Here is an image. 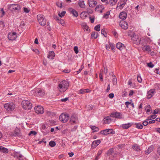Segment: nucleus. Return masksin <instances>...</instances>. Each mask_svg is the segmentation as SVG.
Segmentation results:
<instances>
[{
	"label": "nucleus",
	"mask_w": 160,
	"mask_h": 160,
	"mask_svg": "<svg viewBox=\"0 0 160 160\" xmlns=\"http://www.w3.org/2000/svg\"><path fill=\"white\" fill-rule=\"evenodd\" d=\"M69 85V82L68 81L65 80L62 81L58 86L59 91L61 92H64L67 89Z\"/></svg>",
	"instance_id": "f257e3e1"
},
{
	"label": "nucleus",
	"mask_w": 160,
	"mask_h": 160,
	"mask_svg": "<svg viewBox=\"0 0 160 160\" xmlns=\"http://www.w3.org/2000/svg\"><path fill=\"white\" fill-rule=\"evenodd\" d=\"M133 42L136 45L141 44L142 45H144V42H146V40L144 39L141 40V38L138 36H134L132 38Z\"/></svg>",
	"instance_id": "f03ea898"
},
{
	"label": "nucleus",
	"mask_w": 160,
	"mask_h": 160,
	"mask_svg": "<svg viewBox=\"0 0 160 160\" xmlns=\"http://www.w3.org/2000/svg\"><path fill=\"white\" fill-rule=\"evenodd\" d=\"M115 149L114 148H110L106 152V154L108 156L110 157V158H111L112 160L116 157L117 155V152L115 151Z\"/></svg>",
	"instance_id": "7ed1b4c3"
},
{
	"label": "nucleus",
	"mask_w": 160,
	"mask_h": 160,
	"mask_svg": "<svg viewBox=\"0 0 160 160\" xmlns=\"http://www.w3.org/2000/svg\"><path fill=\"white\" fill-rule=\"evenodd\" d=\"M23 108L26 110L31 109L32 107V105L30 102L28 100L23 101L22 102Z\"/></svg>",
	"instance_id": "20e7f679"
},
{
	"label": "nucleus",
	"mask_w": 160,
	"mask_h": 160,
	"mask_svg": "<svg viewBox=\"0 0 160 160\" xmlns=\"http://www.w3.org/2000/svg\"><path fill=\"white\" fill-rule=\"evenodd\" d=\"M37 18L40 24L42 26H44L46 23V19L42 14H38L37 16Z\"/></svg>",
	"instance_id": "39448f33"
},
{
	"label": "nucleus",
	"mask_w": 160,
	"mask_h": 160,
	"mask_svg": "<svg viewBox=\"0 0 160 160\" xmlns=\"http://www.w3.org/2000/svg\"><path fill=\"white\" fill-rule=\"evenodd\" d=\"M4 108L8 111L13 110L15 108V105L13 103H8L4 105Z\"/></svg>",
	"instance_id": "423d86ee"
},
{
	"label": "nucleus",
	"mask_w": 160,
	"mask_h": 160,
	"mask_svg": "<svg viewBox=\"0 0 160 160\" xmlns=\"http://www.w3.org/2000/svg\"><path fill=\"white\" fill-rule=\"evenodd\" d=\"M69 119V116L67 114L62 113L59 116L60 120L63 123L67 122Z\"/></svg>",
	"instance_id": "0eeeda50"
},
{
	"label": "nucleus",
	"mask_w": 160,
	"mask_h": 160,
	"mask_svg": "<svg viewBox=\"0 0 160 160\" xmlns=\"http://www.w3.org/2000/svg\"><path fill=\"white\" fill-rule=\"evenodd\" d=\"M100 133L102 134L106 135L108 134H115V132L112 129H106L103 130H102L100 132Z\"/></svg>",
	"instance_id": "6e6552de"
},
{
	"label": "nucleus",
	"mask_w": 160,
	"mask_h": 160,
	"mask_svg": "<svg viewBox=\"0 0 160 160\" xmlns=\"http://www.w3.org/2000/svg\"><path fill=\"white\" fill-rule=\"evenodd\" d=\"M8 8L11 9V10L18 11L20 10L21 8L19 5L17 4H11L8 7Z\"/></svg>",
	"instance_id": "1a4fd4ad"
},
{
	"label": "nucleus",
	"mask_w": 160,
	"mask_h": 160,
	"mask_svg": "<svg viewBox=\"0 0 160 160\" xmlns=\"http://www.w3.org/2000/svg\"><path fill=\"white\" fill-rule=\"evenodd\" d=\"M110 116L119 119H122L123 118V117L122 115V113L116 112L111 113Z\"/></svg>",
	"instance_id": "9d476101"
},
{
	"label": "nucleus",
	"mask_w": 160,
	"mask_h": 160,
	"mask_svg": "<svg viewBox=\"0 0 160 160\" xmlns=\"http://www.w3.org/2000/svg\"><path fill=\"white\" fill-rule=\"evenodd\" d=\"M17 37V34L15 32H10L8 34V38L10 40H14L16 39Z\"/></svg>",
	"instance_id": "9b49d317"
},
{
	"label": "nucleus",
	"mask_w": 160,
	"mask_h": 160,
	"mask_svg": "<svg viewBox=\"0 0 160 160\" xmlns=\"http://www.w3.org/2000/svg\"><path fill=\"white\" fill-rule=\"evenodd\" d=\"M34 109L36 112L38 114H42L44 112L43 107L41 106H37Z\"/></svg>",
	"instance_id": "f8f14e48"
},
{
	"label": "nucleus",
	"mask_w": 160,
	"mask_h": 160,
	"mask_svg": "<svg viewBox=\"0 0 160 160\" xmlns=\"http://www.w3.org/2000/svg\"><path fill=\"white\" fill-rule=\"evenodd\" d=\"M119 25L122 29L126 30L128 28V24L127 22L124 20L120 21Z\"/></svg>",
	"instance_id": "ddd939ff"
},
{
	"label": "nucleus",
	"mask_w": 160,
	"mask_h": 160,
	"mask_svg": "<svg viewBox=\"0 0 160 160\" xmlns=\"http://www.w3.org/2000/svg\"><path fill=\"white\" fill-rule=\"evenodd\" d=\"M145 42H144V47L143 49L145 50L146 51L148 52L149 53H150L151 55H153V52L151 51V49L150 46L149 45H145Z\"/></svg>",
	"instance_id": "4468645a"
},
{
	"label": "nucleus",
	"mask_w": 160,
	"mask_h": 160,
	"mask_svg": "<svg viewBox=\"0 0 160 160\" xmlns=\"http://www.w3.org/2000/svg\"><path fill=\"white\" fill-rule=\"evenodd\" d=\"M155 90L154 89H151L147 92V98L148 99H149L151 98L153 95Z\"/></svg>",
	"instance_id": "2eb2a0df"
},
{
	"label": "nucleus",
	"mask_w": 160,
	"mask_h": 160,
	"mask_svg": "<svg viewBox=\"0 0 160 160\" xmlns=\"http://www.w3.org/2000/svg\"><path fill=\"white\" fill-rule=\"evenodd\" d=\"M88 3L90 7L93 8L97 4V2L94 0H88Z\"/></svg>",
	"instance_id": "dca6fc26"
},
{
	"label": "nucleus",
	"mask_w": 160,
	"mask_h": 160,
	"mask_svg": "<svg viewBox=\"0 0 160 160\" xmlns=\"http://www.w3.org/2000/svg\"><path fill=\"white\" fill-rule=\"evenodd\" d=\"M101 142L100 140H95L93 142L91 145V148H95Z\"/></svg>",
	"instance_id": "f3484780"
},
{
	"label": "nucleus",
	"mask_w": 160,
	"mask_h": 160,
	"mask_svg": "<svg viewBox=\"0 0 160 160\" xmlns=\"http://www.w3.org/2000/svg\"><path fill=\"white\" fill-rule=\"evenodd\" d=\"M70 121L73 124L78 123V121L77 117L76 116L72 115Z\"/></svg>",
	"instance_id": "a211bd4d"
},
{
	"label": "nucleus",
	"mask_w": 160,
	"mask_h": 160,
	"mask_svg": "<svg viewBox=\"0 0 160 160\" xmlns=\"http://www.w3.org/2000/svg\"><path fill=\"white\" fill-rule=\"evenodd\" d=\"M119 18L121 19H125L127 17V13L125 12H121L119 14Z\"/></svg>",
	"instance_id": "6ab92c4d"
},
{
	"label": "nucleus",
	"mask_w": 160,
	"mask_h": 160,
	"mask_svg": "<svg viewBox=\"0 0 160 160\" xmlns=\"http://www.w3.org/2000/svg\"><path fill=\"white\" fill-rule=\"evenodd\" d=\"M37 95L38 96L42 97L45 95L44 90L43 89H38L36 92Z\"/></svg>",
	"instance_id": "aec40b11"
},
{
	"label": "nucleus",
	"mask_w": 160,
	"mask_h": 160,
	"mask_svg": "<svg viewBox=\"0 0 160 160\" xmlns=\"http://www.w3.org/2000/svg\"><path fill=\"white\" fill-rule=\"evenodd\" d=\"M69 11L71 13L73 14L74 16L77 17L78 16V12L75 9L71 8L69 9Z\"/></svg>",
	"instance_id": "412c9836"
},
{
	"label": "nucleus",
	"mask_w": 160,
	"mask_h": 160,
	"mask_svg": "<svg viewBox=\"0 0 160 160\" xmlns=\"http://www.w3.org/2000/svg\"><path fill=\"white\" fill-rule=\"evenodd\" d=\"M116 46L117 48L121 51L125 48V46L124 44L120 42H118L116 44Z\"/></svg>",
	"instance_id": "4be33fe9"
},
{
	"label": "nucleus",
	"mask_w": 160,
	"mask_h": 160,
	"mask_svg": "<svg viewBox=\"0 0 160 160\" xmlns=\"http://www.w3.org/2000/svg\"><path fill=\"white\" fill-rule=\"evenodd\" d=\"M104 123L109 124L111 122L112 120L111 118L109 116H107L105 118L103 119Z\"/></svg>",
	"instance_id": "5701e85b"
},
{
	"label": "nucleus",
	"mask_w": 160,
	"mask_h": 160,
	"mask_svg": "<svg viewBox=\"0 0 160 160\" xmlns=\"http://www.w3.org/2000/svg\"><path fill=\"white\" fill-rule=\"evenodd\" d=\"M21 135V133L20 130L18 128H16L14 131V136L15 137H20Z\"/></svg>",
	"instance_id": "b1692460"
},
{
	"label": "nucleus",
	"mask_w": 160,
	"mask_h": 160,
	"mask_svg": "<svg viewBox=\"0 0 160 160\" xmlns=\"http://www.w3.org/2000/svg\"><path fill=\"white\" fill-rule=\"evenodd\" d=\"M132 125L131 123H128L127 124H123L121 125V127L124 129H128Z\"/></svg>",
	"instance_id": "393cba45"
},
{
	"label": "nucleus",
	"mask_w": 160,
	"mask_h": 160,
	"mask_svg": "<svg viewBox=\"0 0 160 160\" xmlns=\"http://www.w3.org/2000/svg\"><path fill=\"white\" fill-rule=\"evenodd\" d=\"M55 57V53L53 51H50L49 52L47 57L51 59H52Z\"/></svg>",
	"instance_id": "a878e982"
},
{
	"label": "nucleus",
	"mask_w": 160,
	"mask_h": 160,
	"mask_svg": "<svg viewBox=\"0 0 160 160\" xmlns=\"http://www.w3.org/2000/svg\"><path fill=\"white\" fill-rule=\"evenodd\" d=\"M0 151L5 153H7L8 152V150L7 148L0 146Z\"/></svg>",
	"instance_id": "bb28decb"
},
{
	"label": "nucleus",
	"mask_w": 160,
	"mask_h": 160,
	"mask_svg": "<svg viewBox=\"0 0 160 160\" xmlns=\"http://www.w3.org/2000/svg\"><path fill=\"white\" fill-rule=\"evenodd\" d=\"M132 148L137 151H139L140 150V147L136 144L133 145Z\"/></svg>",
	"instance_id": "cd10ccee"
},
{
	"label": "nucleus",
	"mask_w": 160,
	"mask_h": 160,
	"mask_svg": "<svg viewBox=\"0 0 160 160\" xmlns=\"http://www.w3.org/2000/svg\"><path fill=\"white\" fill-rule=\"evenodd\" d=\"M136 127L139 129H142L143 128V125L140 123H136L135 124Z\"/></svg>",
	"instance_id": "c85d7f7f"
},
{
	"label": "nucleus",
	"mask_w": 160,
	"mask_h": 160,
	"mask_svg": "<svg viewBox=\"0 0 160 160\" xmlns=\"http://www.w3.org/2000/svg\"><path fill=\"white\" fill-rule=\"evenodd\" d=\"M153 148V147L152 146L149 147L147 150L146 151V153L147 154H149L152 151Z\"/></svg>",
	"instance_id": "c756f323"
},
{
	"label": "nucleus",
	"mask_w": 160,
	"mask_h": 160,
	"mask_svg": "<svg viewBox=\"0 0 160 160\" xmlns=\"http://www.w3.org/2000/svg\"><path fill=\"white\" fill-rule=\"evenodd\" d=\"M78 4L80 8H85V4L84 1H80L78 2Z\"/></svg>",
	"instance_id": "7c9ffc66"
},
{
	"label": "nucleus",
	"mask_w": 160,
	"mask_h": 160,
	"mask_svg": "<svg viewBox=\"0 0 160 160\" xmlns=\"http://www.w3.org/2000/svg\"><path fill=\"white\" fill-rule=\"evenodd\" d=\"M98 36V33L97 32H93L91 34V37L92 38L96 39L97 38Z\"/></svg>",
	"instance_id": "2f4dec72"
},
{
	"label": "nucleus",
	"mask_w": 160,
	"mask_h": 160,
	"mask_svg": "<svg viewBox=\"0 0 160 160\" xmlns=\"http://www.w3.org/2000/svg\"><path fill=\"white\" fill-rule=\"evenodd\" d=\"M56 20L57 21H58L59 23H60L62 25H64L65 24L64 21L61 18H59L58 17L56 18Z\"/></svg>",
	"instance_id": "473e14b6"
},
{
	"label": "nucleus",
	"mask_w": 160,
	"mask_h": 160,
	"mask_svg": "<svg viewBox=\"0 0 160 160\" xmlns=\"http://www.w3.org/2000/svg\"><path fill=\"white\" fill-rule=\"evenodd\" d=\"M103 152V150H99L97 153V155L95 158V160H98L100 156L101 155Z\"/></svg>",
	"instance_id": "72a5a7b5"
},
{
	"label": "nucleus",
	"mask_w": 160,
	"mask_h": 160,
	"mask_svg": "<svg viewBox=\"0 0 160 160\" xmlns=\"http://www.w3.org/2000/svg\"><path fill=\"white\" fill-rule=\"evenodd\" d=\"M80 15L81 18H86L87 17V12H83L81 13Z\"/></svg>",
	"instance_id": "f704fd0d"
},
{
	"label": "nucleus",
	"mask_w": 160,
	"mask_h": 160,
	"mask_svg": "<svg viewBox=\"0 0 160 160\" xmlns=\"http://www.w3.org/2000/svg\"><path fill=\"white\" fill-rule=\"evenodd\" d=\"M91 128L92 129V130H93L94 132H98L99 130V128L98 127H96L95 126H91Z\"/></svg>",
	"instance_id": "c9c22d12"
},
{
	"label": "nucleus",
	"mask_w": 160,
	"mask_h": 160,
	"mask_svg": "<svg viewBox=\"0 0 160 160\" xmlns=\"http://www.w3.org/2000/svg\"><path fill=\"white\" fill-rule=\"evenodd\" d=\"M118 0H110V4L112 6L115 5L117 1Z\"/></svg>",
	"instance_id": "e433bc0d"
},
{
	"label": "nucleus",
	"mask_w": 160,
	"mask_h": 160,
	"mask_svg": "<svg viewBox=\"0 0 160 160\" xmlns=\"http://www.w3.org/2000/svg\"><path fill=\"white\" fill-rule=\"evenodd\" d=\"M56 145L55 142L53 141H51L49 142V145L52 147H54Z\"/></svg>",
	"instance_id": "4c0bfd02"
},
{
	"label": "nucleus",
	"mask_w": 160,
	"mask_h": 160,
	"mask_svg": "<svg viewBox=\"0 0 160 160\" xmlns=\"http://www.w3.org/2000/svg\"><path fill=\"white\" fill-rule=\"evenodd\" d=\"M66 12L65 11H62L61 13L59 12L58 14V15L60 18H62L65 15Z\"/></svg>",
	"instance_id": "58836bf2"
},
{
	"label": "nucleus",
	"mask_w": 160,
	"mask_h": 160,
	"mask_svg": "<svg viewBox=\"0 0 160 160\" xmlns=\"http://www.w3.org/2000/svg\"><path fill=\"white\" fill-rule=\"evenodd\" d=\"M125 4V3H124V2H119L118 3V7L120 6L122 8Z\"/></svg>",
	"instance_id": "ea45409f"
},
{
	"label": "nucleus",
	"mask_w": 160,
	"mask_h": 160,
	"mask_svg": "<svg viewBox=\"0 0 160 160\" xmlns=\"http://www.w3.org/2000/svg\"><path fill=\"white\" fill-rule=\"evenodd\" d=\"M104 8L102 5H98V6H97L96 7V8H95V10H97V9H104Z\"/></svg>",
	"instance_id": "a19ab883"
},
{
	"label": "nucleus",
	"mask_w": 160,
	"mask_h": 160,
	"mask_svg": "<svg viewBox=\"0 0 160 160\" xmlns=\"http://www.w3.org/2000/svg\"><path fill=\"white\" fill-rule=\"evenodd\" d=\"M156 118V116L154 115H151L150 116L148 117L147 118V119L146 120L148 121L149 120H151L152 119H154Z\"/></svg>",
	"instance_id": "79ce46f5"
},
{
	"label": "nucleus",
	"mask_w": 160,
	"mask_h": 160,
	"mask_svg": "<svg viewBox=\"0 0 160 160\" xmlns=\"http://www.w3.org/2000/svg\"><path fill=\"white\" fill-rule=\"evenodd\" d=\"M83 28L84 29L86 30V31H89V28L88 27L86 24H84L83 25Z\"/></svg>",
	"instance_id": "37998d69"
},
{
	"label": "nucleus",
	"mask_w": 160,
	"mask_h": 160,
	"mask_svg": "<svg viewBox=\"0 0 160 160\" xmlns=\"http://www.w3.org/2000/svg\"><path fill=\"white\" fill-rule=\"evenodd\" d=\"M110 13L109 12H107L106 13H104L103 15V17L104 18H107L108 16L110 15Z\"/></svg>",
	"instance_id": "c03bdc74"
},
{
	"label": "nucleus",
	"mask_w": 160,
	"mask_h": 160,
	"mask_svg": "<svg viewBox=\"0 0 160 160\" xmlns=\"http://www.w3.org/2000/svg\"><path fill=\"white\" fill-rule=\"evenodd\" d=\"M100 25L98 24L95 26L94 29L97 31H99L100 30Z\"/></svg>",
	"instance_id": "a18cd8bd"
},
{
	"label": "nucleus",
	"mask_w": 160,
	"mask_h": 160,
	"mask_svg": "<svg viewBox=\"0 0 160 160\" xmlns=\"http://www.w3.org/2000/svg\"><path fill=\"white\" fill-rule=\"evenodd\" d=\"M112 82L114 85H116L117 83V79L116 78L115 76H114L112 79Z\"/></svg>",
	"instance_id": "49530a36"
},
{
	"label": "nucleus",
	"mask_w": 160,
	"mask_h": 160,
	"mask_svg": "<svg viewBox=\"0 0 160 160\" xmlns=\"http://www.w3.org/2000/svg\"><path fill=\"white\" fill-rule=\"evenodd\" d=\"M37 132L33 131H31L28 134V135L29 136L31 135H35L36 134H37Z\"/></svg>",
	"instance_id": "de8ad7c7"
},
{
	"label": "nucleus",
	"mask_w": 160,
	"mask_h": 160,
	"mask_svg": "<svg viewBox=\"0 0 160 160\" xmlns=\"http://www.w3.org/2000/svg\"><path fill=\"white\" fill-rule=\"evenodd\" d=\"M137 78L138 81L139 82H141L142 81V79L141 78V77L140 75H138L137 77Z\"/></svg>",
	"instance_id": "09e8293b"
},
{
	"label": "nucleus",
	"mask_w": 160,
	"mask_h": 160,
	"mask_svg": "<svg viewBox=\"0 0 160 160\" xmlns=\"http://www.w3.org/2000/svg\"><path fill=\"white\" fill-rule=\"evenodd\" d=\"M85 92V90L83 89H82L78 91V93L79 94H83Z\"/></svg>",
	"instance_id": "8fccbe9b"
},
{
	"label": "nucleus",
	"mask_w": 160,
	"mask_h": 160,
	"mask_svg": "<svg viewBox=\"0 0 160 160\" xmlns=\"http://www.w3.org/2000/svg\"><path fill=\"white\" fill-rule=\"evenodd\" d=\"M147 66L149 68H152L154 67V65L152 64L151 62H150L147 63Z\"/></svg>",
	"instance_id": "3c124183"
},
{
	"label": "nucleus",
	"mask_w": 160,
	"mask_h": 160,
	"mask_svg": "<svg viewBox=\"0 0 160 160\" xmlns=\"http://www.w3.org/2000/svg\"><path fill=\"white\" fill-rule=\"evenodd\" d=\"M74 50L76 54L78 52V48L77 46H75L74 48Z\"/></svg>",
	"instance_id": "603ef678"
},
{
	"label": "nucleus",
	"mask_w": 160,
	"mask_h": 160,
	"mask_svg": "<svg viewBox=\"0 0 160 160\" xmlns=\"http://www.w3.org/2000/svg\"><path fill=\"white\" fill-rule=\"evenodd\" d=\"M84 66L83 65V64H82L80 68L79 69V70L77 71V73L78 74L82 70Z\"/></svg>",
	"instance_id": "864d4df0"
},
{
	"label": "nucleus",
	"mask_w": 160,
	"mask_h": 160,
	"mask_svg": "<svg viewBox=\"0 0 160 160\" xmlns=\"http://www.w3.org/2000/svg\"><path fill=\"white\" fill-rule=\"evenodd\" d=\"M101 34L103 35L105 37H106V35H107V34L105 32V30L104 29H102L101 30Z\"/></svg>",
	"instance_id": "5fc2aeb1"
},
{
	"label": "nucleus",
	"mask_w": 160,
	"mask_h": 160,
	"mask_svg": "<svg viewBox=\"0 0 160 160\" xmlns=\"http://www.w3.org/2000/svg\"><path fill=\"white\" fill-rule=\"evenodd\" d=\"M99 77L100 80L101 81H103V78L102 77V74L101 72L99 74Z\"/></svg>",
	"instance_id": "6e6d98bb"
},
{
	"label": "nucleus",
	"mask_w": 160,
	"mask_h": 160,
	"mask_svg": "<svg viewBox=\"0 0 160 160\" xmlns=\"http://www.w3.org/2000/svg\"><path fill=\"white\" fill-rule=\"evenodd\" d=\"M87 11L86 12L88 13H92V11L90 8H87Z\"/></svg>",
	"instance_id": "4d7b16f0"
},
{
	"label": "nucleus",
	"mask_w": 160,
	"mask_h": 160,
	"mask_svg": "<svg viewBox=\"0 0 160 160\" xmlns=\"http://www.w3.org/2000/svg\"><path fill=\"white\" fill-rule=\"evenodd\" d=\"M23 10L24 12L27 13H28L29 12V10L28 9L26 8H24Z\"/></svg>",
	"instance_id": "13d9d810"
},
{
	"label": "nucleus",
	"mask_w": 160,
	"mask_h": 160,
	"mask_svg": "<svg viewBox=\"0 0 160 160\" xmlns=\"http://www.w3.org/2000/svg\"><path fill=\"white\" fill-rule=\"evenodd\" d=\"M68 100V98H65L61 99V101L62 102H65Z\"/></svg>",
	"instance_id": "bf43d9fd"
},
{
	"label": "nucleus",
	"mask_w": 160,
	"mask_h": 160,
	"mask_svg": "<svg viewBox=\"0 0 160 160\" xmlns=\"http://www.w3.org/2000/svg\"><path fill=\"white\" fill-rule=\"evenodd\" d=\"M57 5L58 7H59L60 8H62V3H59V2L57 3Z\"/></svg>",
	"instance_id": "052dcab7"
},
{
	"label": "nucleus",
	"mask_w": 160,
	"mask_h": 160,
	"mask_svg": "<svg viewBox=\"0 0 160 160\" xmlns=\"http://www.w3.org/2000/svg\"><path fill=\"white\" fill-rule=\"evenodd\" d=\"M114 95L113 93H111L108 95V97L110 98H112L114 97Z\"/></svg>",
	"instance_id": "680f3d73"
},
{
	"label": "nucleus",
	"mask_w": 160,
	"mask_h": 160,
	"mask_svg": "<svg viewBox=\"0 0 160 160\" xmlns=\"http://www.w3.org/2000/svg\"><path fill=\"white\" fill-rule=\"evenodd\" d=\"M17 157L18 158H19V159L20 160H23L22 158V157H23V156H22V155L21 154H20L18 156V155H17Z\"/></svg>",
	"instance_id": "e2e57ef3"
},
{
	"label": "nucleus",
	"mask_w": 160,
	"mask_h": 160,
	"mask_svg": "<svg viewBox=\"0 0 160 160\" xmlns=\"http://www.w3.org/2000/svg\"><path fill=\"white\" fill-rule=\"evenodd\" d=\"M147 121H144L142 123L143 125L144 126H147L148 123V122Z\"/></svg>",
	"instance_id": "0e129e2a"
},
{
	"label": "nucleus",
	"mask_w": 160,
	"mask_h": 160,
	"mask_svg": "<svg viewBox=\"0 0 160 160\" xmlns=\"http://www.w3.org/2000/svg\"><path fill=\"white\" fill-rule=\"evenodd\" d=\"M157 152L159 156L160 157V146L158 148Z\"/></svg>",
	"instance_id": "69168bd1"
},
{
	"label": "nucleus",
	"mask_w": 160,
	"mask_h": 160,
	"mask_svg": "<svg viewBox=\"0 0 160 160\" xmlns=\"http://www.w3.org/2000/svg\"><path fill=\"white\" fill-rule=\"evenodd\" d=\"M77 128H78L77 126H74V127L72 129L71 131L72 132H73V131H75L77 129Z\"/></svg>",
	"instance_id": "338daca9"
},
{
	"label": "nucleus",
	"mask_w": 160,
	"mask_h": 160,
	"mask_svg": "<svg viewBox=\"0 0 160 160\" xmlns=\"http://www.w3.org/2000/svg\"><path fill=\"white\" fill-rule=\"evenodd\" d=\"M110 89V85L108 84V86L106 90V92H108Z\"/></svg>",
	"instance_id": "774afa93"
}]
</instances>
